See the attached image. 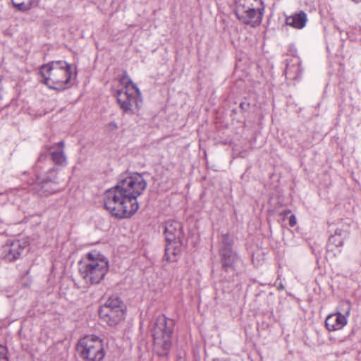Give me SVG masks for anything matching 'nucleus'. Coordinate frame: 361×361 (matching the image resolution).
Segmentation results:
<instances>
[{"label": "nucleus", "mask_w": 361, "mask_h": 361, "mask_svg": "<svg viewBox=\"0 0 361 361\" xmlns=\"http://www.w3.org/2000/svg\"><path fill=\"white\" fill-rule=\"evenodd\" d=\"M39 74L43 83L59 91L69 88L76 78L72 65L65 61H54L42 66Z\"/></svg>", "instance_id": "obj_1"}, {"label": "nucleus", "mask_w": 361, "mask_h": 361, "mask_svg": "<svg viewBox=\"0 0 361 361\" xmlns=\"http://www.w3.org/2000/svg\"><path fill=\"white\" fill-rule=\"evenodd\" d=\"M105 209L118 219L128 218L138 209V203H133L130 198L116 184L104 195Z\"/></svg>", "instance_id": "obj_2"}, {"label": "nucleus", "mask_w": 361, "mask_h": 361, "mask_svg": "<svg viewBox=\"0 0 361 361\" xmlns=\"http://www.w3.org/2000/svg\"><path fill=\"white\" fill-rule=\"evenodd\" d=\"M174 325V320L163 314L157 316L152 322L154 348L159 355H166L171 347Z\"/></svg>", "instance_id": "obj_3"}, {"label": "nucleus", "mask_w": 361, "mask_h": 361, "mask_svg": "<svg viewBox=\"0 0 361 361\" xmlns=\"http://www.w3.org/2000/svg\"><path fill=\"white\" fill-rule=\"evenodd\" d=\"M79 271L86 283H99L109 271L107 259L98 252L87 254L86 259L80 263Z\"/></svg>", "instance_id": "obj_4"}, {"label": "nucleus", "mask_w": 361, "mask_h": 361, "mask_svg": "<svg viewBox=\"0 0 361 361\" xmlns=\"http://www.w3.org/2000/svg\"><path fill=\"white\" fill-rule=\"evenodd\" d=\"M120 82L123 88L117 92L118 103L125 114L133 115L135 113V109H140V103H142L140 91L128 74L121 78Z\"/></svg>", "instance_id": "obj_5"}, {"label": "nucleus", "mask_w": 361, "mask_h": 361, "mask_svg": "<svg viewBox=\"0 0 361 361\" xmlns=\"http://www.w3.org/2000/svg\"><path fill=\"white\" fill-rule=\"evenodd\" d=\"M264 10L262 0H235L234 13L237 18L252 27L261 24Z\"/></svg>", "instance_id": "obj_6"}, {"label": "nucleus", "mask_w": 361, "mask_h": 361, "mask_svg": "<svg viewBox=\"0 0 361 361\" xmlns=\"http://www.w3.org/2000/svg\"><path fill=\"white\" fill-rule=\"evenodd\" d=\"M77 350L85 361H101L105 355L102 340L94 335L80 339Z\"/></svg>", "instance_id": "obj_7"}, {"label": "nucleus", "mask_w": 361, "mask_h": 361, "mask_svg": "<svg viewBox=\"0 0 361 361\" xmlns=\"http://www.w3.org/2000/svg\"><path fill=\"white\" fill-rule=\"evenodd\" d=\"M117 185L133 203H138L137 199L146 189L147 182L140 173H125L121 176Z\"/></svg>", "instance_id": "obj_8"}, {"label": "nucleus", "mask_w": 361, "mask_h": 361, "mask_svg": "<svg viewBox=\"0 0 361 361\" xmlns=\"http://www.w3.org/2000/svg\"><path fill=\"white\" fill-rule=\"evenodd\" d=\"M100 318L109 326H115L124 319V311L118 298H109L99 311Z\"/></svg>", "instance_id": "obj_9"}, {"label": "nucleus", "mask_w": 361, "mask_h": 361, "mask_svg": "<svg viewBox=\"0 0 361 361\" xmlns=\"http://www.w3.org/2000/svg\"><path fill=\"white\" fill-rule=\"evenodd\" d=\"M233 244V240L228 233L221 235L219 255L222 269L226 271L234 270L238 259L237 254L232 250Z\"/></svg>", "instance_id": "obj_10"}, {"label": "nucleus", "mask_w": 361, "mask_h": 361, "mask_svg": "<svg viewBox=\"0 0 361 361\" xmlns=\"http://www.w3.org/2000/svg\"><path fill=\"white\" fill-rule=\"evenodd\" d=\"M27 246V243L24 240L8 241L0 247V257L8 262H13L21 256Z\"/></svg>", "instance_id": "obj_11"}, {"label": "nucleus", "mask_w": 361, "mask_h": 361, "mask_svg": "<svg viewBox=\"0 0 361 361\" xmlns=\"http://www.w3.org/2000/svg\"><path fill=\"white\" fill-rule=\"evenodd\" d=\"M164 235L168 243H181V237L183 235L181 224L177 221H166L165 224Z\"/></svg>", "instance_id": "obj_12"}, {"label": "nucleus", "mask_w": 361, "mask_h": 361, "mask_svg": "<svg viewBox=\"0 0 361 361\" xmlns=\"http://www.w3.org/2000/svg\"><path fill=\"white\" fill-rule=\"evenodd\" d=\"M348 324L346 316L340 312L329 314L325 319V326L329 331L342 329Z\"/></svg>", "instance_id": "obj_13"}, {"label": "nucleus", "mask_w": 361, "mask_h": 361, "mask_svg": "<svg viewBox=\"0 0 361 361\" xmlns=\"http://www.w3.org/2000/svg\"><path fill=\"white\" fill-rule=\"evenodd\" d=\"M64 142L61 141L47 148L52 161L59 166H66L67 159L63 151Z\"/></svg>", "instance_id": "obj_14"}, {"label": "nucleus", "mask_w": 361, "mask_h": 361, "mask_svg": "<svg viewBox=\"0 0 361 361\" xmlns=\"http://www.w3.org/2000/svg\"><path fill=\"white\" fill-rule=\"evenodd\" d=\"M307 21V14L304 11H300L298 13H295L292 16H288L286 19V23L296 29L303 28Z\"/></svg>", "instance_id": "obj_15"}, {"label": "nucleus", "mask_w": 361, "mask_h": 361, "mask_svg": "<svg viewBox=\"0 0 361 361\" xmlns=\"http://www.w3.org/2000/svg\"><path fill=\"white\" fill-rule=\"evenodd\" d=\"M348 235V231L343 228H337L334 234L331 235L329 238L328 247L335 245L339 248L343 246L344 240Z\"/></svg>", "instance_id": "obj_16"}, {"label": "nucleus", "mask_w": 361, "mask_h": 361, "mask_svg": "<svg viewBox=\"0 0 361 361\" xmlns=\"http://www.w3.org/2000/svg\"><path fill=\"white\" fill-rule=\"evenodd\" d=\"M166 246L164 258L168 262H174L176 260V256L179 254V248L173 245L174 243H170Z\"/></svg>", "instance_id": "obj_17"}, {"label": "nucleus", "mask_w": 361, "mask_h": 361, "mask_svg": "<svg viewBox=\"0 0 361 361\" xmlns=\"http://www.w3.org/2000/svg\"><path fill=\"white\" fill-rule=\"evenodd\" d=\"M13 6L20 11H27L37 4L38 0H11Z\"/></svg>", "instance_id": "obj_18"}, {"label": "nucleus", "mask_w": 361, "mask_h": 361, "mask_svg": "<svg viewBox=\"0 0 361 361\" xmlns=\"http://www.w3.org/2000/svg\"><path fill=\"white\" fill-rule=\"evenodd\" d=\"M37 184L41 186V188L43 190V191L40 192L41 195H48L49 194L54 193L56 191V189H49L48 188L49 184L51 182L50 179H45L42 181L39 180L37 178Z\"/></svg>", "instance_id": "obj_19"}, {"label": "nucleus", "mask_w": 361, "mask_h": 361, "mask_svg": "<svg viewBox=\"0 0 361 361\" xmlns=\"http://www.w3.org/2000/svg\"><path fill=\"white\" fill-rule=\"evenodd\" d=\"M339 309L343 311V314L346 316V318L348 319V317L350 315L351 310V305L350 302L347 300L341 301L339 305Z\"/></svg>", "instance_id": "obj_20"}, {"label": "nucleus", "mask_w": 361, "mask_h": 361, "mask_svg": "<svg viewBox=\"0 0 361 361\" xmlns=\"http://www.w3.org/2000/svg\"><path fill=\"white\" fill-rule=\"evenodd\" d=\"M8 360L7 357V349L4 345H0V360Z\"/></svg>", "instance_id": "obj_21"}, {"label": "nucleus", "mask_w": 361, "mask_h": 361, "mask_svg": "<svg viewBox=\"0 0 361 361\" xmlns=\"http://www.w3.org/2000/svg\"><path fill=\"white\" fill-rule=\"evenodd\" d=\"M296 224V217L295 215H291L289 218V226L290 227L295 226Z\"/></svg>", "instance_id": "obj_22"}, {"label": "nucleus", "mask_w": 361, "mask_h": 361, "mask_svg": "<svg viewBox=\"0 0 361 361\" xmlns=\"http://www.w3.org/2000/svg\"><path fill=\"white\" fill-rule=\"evenodd\" d=\"M46 159V156L43 155L42 154L39 155L38 158V161H42V160Z\"/></svg>", "instance_id": "obj_23"}, {"label": "nucleus", "mask_w": 361, "mask_h": 361, "mask_svg": "<svg viewBox=\"0 0 361 361\" xmlns=\"http://www.w3.org/2000/svg\"><path fill=\"white\" fill-rule=\"evenodd\" d=\"M290 212H290V210L288 209V210L284 211V212H283V214L284 216H287L288 214H290Z\"/></svg>", "instance_id": "obj_24"}, {"label": "nucleus", "mask_w": 361, "mask_h": 361, "mask_svg": "<svg viewBox=\"0 0 361 361\" xmlns=\"http://www.w3.org/2000/svg\"><path fill=\"white\" fill-rule=\"evenodd\" d=\"M352 1L355 2V3L361 2V0H352Z\"/></svg>", "instance_id": "obj_25"}, {"label": "nucleus", "mask_w": 361, "mask_h": 361, "mask_svg": "<svg viewBox=\"0 0 361 361\" xmlns=\"http://www.w3.org/2000/svg\"><path fill=\"white\" fill-rule=\"evenodd\" d=\"M0 361H8V360H4V359H1V360H0Z\"/></svg>", "instance_id": "obj_26"}]
</instances>
